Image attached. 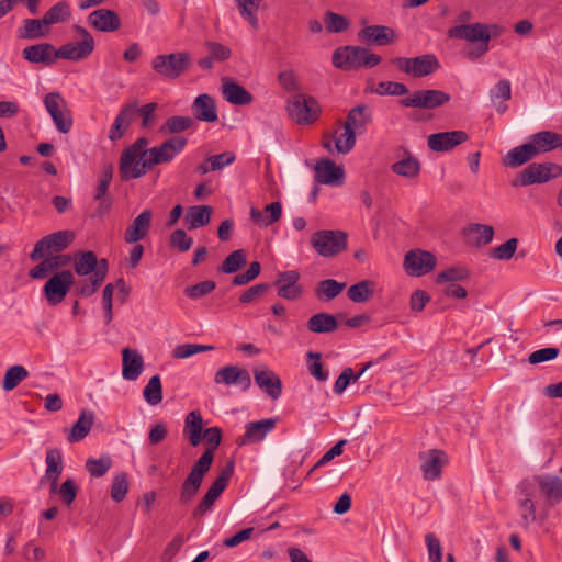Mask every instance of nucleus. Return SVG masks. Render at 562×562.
Returning a JSON list of instances; mask_svg holds the SVG:
<instances>
[{
    "label": "nucleus",
    "mask_w": 562,
    "mask_h": 562,
    "mask_svg": "<svg viewBox=\"0 0 562 562\" xmlns=\"http://www.w3.org/2000/svg\"><path fill=\"white\" fill-rule=\"evenodd\" d=\"M207 448L191 468L189 474L181 484L179 492V502L182 505L190 504L198 495L203 483L205 474L210 471L214 453L213 451L220 446L222 440V431L218 427H210L203 432Z\"/></svg>",
    "instance_id": "1"
},
{
    "label": "nucleus",
    "mask_w": 562,
    "mask_h": 562,
    "mask_svg": "<svg viewBox=\"0 0 562 562\" xmlns=\"http://www.w3.org/2000/svg\"><path fill=\"white\" fill-rule=\"evenodd\" d=\"M499 34L501 29L497 25L480 22L460 24L448 30V37L475 44V46L463 50V56L471 61L483 58L490 50V41Z\"/></svg>",
    "instance_id": "2"
},
{
    "label": "nucleus",
    "mask_w": 562,
    "mask_h": 562,
    "mask_svg": "<svg viewBox=\"0 0 562 562\" xmlns=\"http://www.w3.org/2000/svg\"><path fill=\"white\" fill-rule=\"evenodd\" d=\"M381 57L361 46L339 47L333 53V65L342 70L372 68L379 65Z\"/></svg>",
    "instance_id": "3"
},
{
    "label": "nucleus",
    "mask_w": 562,
    "mask_h": 562,
    "mask_svg": "<svg viewBox=\"0 0 562 562\" xmlns=\"http://www.w3.org/2000/svg\"><path fill=\"white\" fill-rule=\"evenodd\" d=\"M192 67L190 53L179 50L170 54H159L151 59L153 70L161 78L175 80Z\"/></svg>",
    "instance_id": "4"
},
{
    "label": "nucleus",
    "mask_w": 562,
    "mask_h": 562,
    "mask_svg": "<svg viewBox=\"0 0 562 562\" xmlns=\"http://www.w3.org/2000/svg\"><path fill=\"white\" fill-rule=\"evenodd\" d=\"M311 245L319 256L331 258L347 249L348 235L339 229H321L312 235Z\"/></svg>",
    "instance_id": "5"
},
{
    "label": "nucleus",
    "mask_w": 562,
    "mask_h": 562,
    "mask_svg": "<svg viewBox=\"0 0 562 562\" xmlns=\"http://www.w3.org/2000/svg\"><path fill=\"white\" fill-rule=\"evenodd\" d=\"M562 175V167L554 162L530 164L516 176L512 184L514 187H527L536 183H544Z\"/></svg>",
    "instance_id": "6"
},
{
    "label": "nucleus",
    "mask_w": 562,
    "mask_h": 562,
    "mask_svg": "<svg viewBox=\"0 0 562 562\" xmlns=\"http://www.w3.org/2000/svg\"><path fill=\"white\" fill-rule=\"evenodd\" d=\"M234 468L235 463L233 460L226 462L225 467L222 468L215 481L211 484L198 506L194 508L192 513L193 517H202L212 510L214 503L226 488L234 473Z\"/></svg>",
    "instance_id": "7"
},
{
    "label": "nucleus",
    "mask_w": 562,
    "mask_h": 562,
    "mask_svg": "<svg viewBox=\"0 0 562 562\" xmlns=\"http://www.w3.org/2000/svg\"><path fill=\"white\" fill-rule=\"evenodd\" d=\"M43 102L56 130L61 134L69 133L72 128L74 120L65 98L59 92H49L45 95Z\"/></svg>",
    "instance_id": "8"
},
{
    "label": "nucleus",
    "mask_w": 562,
    "mask_h": 562,
    "mask_svg": "<svg viewBox=\"0 0 562 562\" xmlns=\"http://www.w3.org/2000/svg\"><path fill=\"white\" fill-rule=\"evenodd\" d=\"M398 70L414 78L429 76L437 71L440 64L435 55L425 54L417 57H396L391 60Z\"/></svg>",
    "instance_id": "9"
},
{
    "label": "nucleus",
    "mask_w": 562,
    "mask_h": 562,
    "mask_svg": "<svg viewBox=\"0 0 562 562\" xmlns=\"http://www.w3.org/2000/svg\"><path fill=\"white\" fill-rule=\"evenodd\" d=\"M290 117L297 124L313 123L321 111L315 98L305 94H295L286 106Z\"/></svg>",
    "instance_id": "10"
},
{
    "label": "nucleus",
    "mask_w": 562,
    "mask_h": 562,
    "mask_svg": "<svg viewBox=\"0 0 562 562\" xmlns=\"http://www.w3.org/2000/svg\"><path fill=\"white\" fill-rule=\"evenodd\" d=\"M75 30L80 36V40L61 45L56 50L57 58L82 60L92 54L94 49V40L92 35L85 27L79 25H77Z\"/></svg>",
    "instance_id": "11"
},
{
    "label": "nucleus",
    "mask_w": 562,
    "mask_h": 562,
    "mask_svg": "<svg viewBox=\"0 0 562 562\" xmlns=\"http://www.w3.org/2000/svg\"><path fill=\"white\" fill-rule=\"evenodd\" d=\"M74 239L75 233L68 229L49 234L35 244L30 257L32 260H38L48 252H59L66 249Z\"/></svg>",
    "instance_id": "12"
},
{
    "label": "nucleus",
    "mask_w": 562,
    "mask_h": 562,
    "mask_svg": "<svg viewBox=\"0 0 562 562\" xmlns=\"http://www.w3.org/2000/svg\"><path fill=\"white\" fill-rule=\"evenodd\" d=\"M450 101V95L441 90L425 89L413 92L409 97L402 99L401 104L405 108H418L432 110Z\"/></svg>",
    "instance_id": "13"
},
{
    "label": "nucleus",
    "mask_w": 562,
    "mask_h": 562,
    "mask_svg": "<svg viewBox=\"0 0 562 562\" xmlns=\"http://www.w3.org/2000/svg\"><path fill=\"white\" fill-rule=\"evenodd\" d=\"M188 140L184 137L175 136L158 146L149 148L147 165L149 169L156 165L169 164L186 147Z\"/></svg>",
    "instance_id": "14"
},
{
    "label": "nucleus",
    "mask_w": 562,
    "mask_h": 562,
    "mask_svg": "<svg viewBox=\"0 0 562 562\" xmlns=\"http://www.w3.org/2000/svg\"><path fill=\"white\" fill-rule=\"evenodd\" d=\"M75 282L71 271L64 270L54 274L45 283L43 291L50 305H57L64 301Z\"/></svg>",
    "instance_id": "15"
},
{
    "label": "nucleus",
    "mask_w": 562,
    "mask_h": 562,
    "mask_svg": "<svg viewBox=\"0 0 562 562\" xmlns=\"http://www.w3.org/2000/svg\"><path fill=\"white\" fill-rule=\"evenodd\" d=\"M436 257L426 250H409L404 257V269L413 277L425 276L436 267Z\"/></svg>",
    "instance_id": "16"
},
{
    "label": "nucleus",
    "mask_w": 562,
    "mask_h": 562,
    "mask_svg": "<svg viewBox=\"0 0 562 562\" xmlns=\"http://www.w3.org/2000/svg\"><path fill=\"white\" fill-rule=\"evenodd\" d=\"M214 382L226 386L234 385L243 392L251 386V378L248 370L235 364L225 366L217 370L214 375Z\"/></svg>",
    "instance_id": "17"
},
{
    "label": "nucleus",
    "mask_w": 562,
    "mask_h": 562,
    "mask_svg": "<svg viewBox=\"0 0 562 562\" xmlns=\"http://www.w3.org/2000/svg\"><path fill=\"white\" fill-rule=\"evenodd\" d=\"M527 483L535 484V492L540 490L544 499L550 505H555L562 501V479L557 475H536L532 480H526Z\"/></svg>",
    "instance_id": "18"
},
{
    "label": "nucleus",
    "mask_w": 562,
    "mask_h": 562,
    "mask_svg": "<svg viewBox=\"0 0 562 562\" xmlns=\"http://www.w3.org/2000/svg\"><path fill=\"white\" fill-rule=\"evenodd\" d=\"M423 477L428 481L438 480L447 462V456L442 450L431 449L419 453Z\"/></svg>",
    "instance_id": "19"
},
{
    "label": "nucleus",
    "mask_w": 562,
    "mask_h": 562,
    "mask_svg": "<svg viewBox=\"0 0 562 562\" xmlns=\"http://www.w3.org/2000/svg\"><path fill=\"white\" fill-rule=\"evenodd\" d=\"M147 169H149L147 158L143 159L127 149L122 151L119 171L123 181L140 178Z\"/></svg>",
    "instance_id": "20"
},
{
    "label": "nucleus",
    "mask_w": 562,
    "mask_h": 562,
    "mask_svg": "<svg viewBox=\"0 0 562 562\" xmlns=\"http://www.w3.org/2000/svg\"><path fill=\"white\" fill-rule=\"evenodd\" d=\"M277 422V418H267L246 424L245 434L236 440L237 445L245 446L262 441L276 428Z\"/></svg>",
    "instance_id": "21"
},
{
    "label": "nucleus",
    "mask_w": 562,
    "mask_h": 562,
    "mask_svg": "<svg viewBox=\"0 0 562 562\" xmlns=\"http://www.w3.org/2000/svg\"><path fill=\"white\" fill-rule=\"evenodd\" d=\"M255 383L272 400H278L282 394V382L277 373L262 364L254 370Z\"/></svg>",
    "instance_id": "22"
},
{
    "label": "nucleus",
    "mask_w": 562,
    "mask_h": 562,
    "mask_svg": "<svg viewBox=\"0 0 562 562\" xmlns=\"http://www.w3.org/2000/svg\"><path fill=\"white\" fill-rule=\"evenodd\" d=\"M469 138L464 131H451L430 134L427 145L432 151H449Z\"/></svg>",
    "instance_id": "23"
},
{
    "label": "nucleus",
    "mask_w": 562,
    "mask_h": 562,
    "mask_svg": "<svg viewBox=\"0 0 562 562\" xmlns=\"http://www.w3.org/2000/svg\"><path fill=\"white\" fill-rule=\"evenodd\" d=\"M341 127V132L336 131L329 139H325L323 142V146L328 150H333L334 148L338 154L346 155L352 150L356 145L357 134L345 123L339 122Z\"/></svg>",
    "instance_id": "24"
},
{
    "label": "nucleus",
    "mask_w": 562,
    "mask_h": 562,
    "mask_svg": "<svg viewBox=\"0 0 562 562\" xmlns=\"http://www.w3.org/2000/svg\"><path fill=\"white\" fill-rule=\"evenodd\" d=\"M395 37L394 30L384 25H369L361 29L358 33V38L361 43L378 46L389 45L394 42Z\"/></svg>",
    "instance_id": "25"
},
{
    "label": "nucleus",
    "mask_w": 562,
    "mask_h": 562,
    "mask_svg": "<svg viewBox=\"0 0 562 562\" xmlns=\"http://www.w3.org/2000/svg\"><path fill=\"white\" fill-rule=\"evenodd\" d=\"M315 181L322 184H339L344 178V169L329 158L319 159L315 167Z\"/></svg>",
    "instance_id": "26"
},
{
    "label": "nucleus",
    "mask_w": 562,
    "mask_h": 562,
    "mask_svg": "<svg viewBox=\"0 0 562 562\" xmlns=\"http://www.w3.org/2000/svg\"><path fill=\"white\" fill-rule=\"evenodd\" d=\"M56 50L49 43H40L25 47L22 50V56L30 63L50 66L57 59Z\"/></svg>",
    "instance_id": "27"
},
{
    "label": "nucleus",
    "mask_w": 562,
    "mask_h": 562,
    "mask_svg": "<svg viewBox=\"0 0 562 562\" xmlns=\"http://www.w3.org/2000/svg\"><path fill=\"white\" fill-rule=\"evenodd\" d=\"M153 220V212L148 209L140 212L126 228L124 240L128 244H136L149 232Z\"/></svg>",
    "instance_id": "28"
},
{
    "label": "nucleus",
    "mask_w": 562,
    "mask_h": 562,
    "mask_svg": "<svg viewBox=\"0 0 562 562\" xmlns=\"http://www.w3.org/2000/svg\"><path fill=\"white\" fill-rule=\"evenodd\" d=\"M300 274L295 270L284 271L279 274L276 284L278 285V295L285 300H296L302 289L297 284Z\"/></svg>",
    "instance_id": "29"
},
{
    "label": "nucleus",
    "mask_w": 562,
    "mask_h": 562,
    "mask_svg": "<svg viewBox=\"0 0 562 562\" xmlns=\"http://www.w3.org/2000/svg\"><path fill=\"white\" fill-rule=\"evenodd\" d=\"M372 122V111L367 104H358L351 108L344 122L357 135L366 132L367 126Z\"/></svg>",
    "instance_id": "30"
},
{
    "label": "nucleus",
    "mask_w": 562,
    "mask_h": 562,
    "mask_svg": "<svg viewBox=\"0 0 562 562\" xmlns=\"http://www.w3.org/2000/svg\"><path fill=\"white\" fill-rule=\"evenodd\" d=\"M88 21L100 32H114L121 26V20L117 13L109 9H98L91 12Z\"/></svg>",
    "instance_id": "31"
},
{
    "label": "nucleus",
    "mask_w": 562,
    "mask_h": 562,
    "mask_svg": "<svg viewBox=\"0 0 562 562\" xmlns=\"http://www.w3.org/2000/svg\"><path fill=\"white\" fill-rule=\"evenodd\" d=\"M529 143L533 147L535 154L538 156L551 151L558 147H562V134L542 131L529 137Z\"/></svg>",
    "instance_id": "32"
},
{
    "label": "nucleus",
    "mask_w": 562,
    "mask_h": 562,
    "mask_svg": "<svg viewBox=\"0 0 562 562\" xmlns=\"http://www.w3.org/2000/svg\"><path fill=\"white\" fill-rule=\"evenodd\" d=\"M520 492L524 496L519 501V508L521 510V522L525 527H528L536 521V505L532 499L535 495V484L527 483L526 481L520 483Z\"/></svg>",
    "instance_id": "33"
},
{
    "label": "nucleus",
    "mask_w": 562,
    "mask_h": 562,
    "mask_svg": "<svg viewBox=\"0 0 562 562\" xmlns=\"http://www.w3.org/2000/svg\"><path fill=\"white\" fill-rule=\"evenodd\" d=\"M192 111L194 116L202 122L213 123L218 119L215 101L206 93L200 94L194 99Z\"/></svg>",
    "instance_id": "34"
},
{
    "label": "nucleus",
    "mask_w": 562,
    "mask_h": 562,
    "mask_svg": "<svg viewBox=\"0 0 562 562\" xmlns=\"http://www.w3.org/2000/svg\"><path fill=\"white\" fill-rule=\"evenodd\" d=\"M50 32L44 18L24 19L22 25L16 30V36L20 40H37L46 37Z\"/></svg>",
    "instance_id": "35"
},
{
    "label": "nucleus",
    "mask_w": 562,
    "mask_h": 562,
    "mask_svg": "<svg viewBox=\"0 0 562 562\" xmlns=\"http://www.w3.org/2000/svg\"><path fill=\"white\" fill-rule=\"evenodd\" d=\"M95 415L92 411L82 409L77 422L69 429L66 438L70 443L79 442L85 439L90 432Z\"/></svg>",
    "instance_id": "36"
},
{
    "label": "nucleus",
    "mask_w": 562,
    "mask_h": 562,
    "mask_svg": "<svg viewBox=\"0 0 562 562\" xmlns=\"http://www.w3.org/2000/svg\"><path fill=\"white\" fill-rule=\"evenodd\" d=\"M45 479L50 482V493L57 492L59 475L63 472V456L58 449H49L45 458Z\"/></svg>",
    "instance_id": "37"
},
{
    "label": "nucleus",
    "mask_w": 562,
    "mask_h": 562,
    "mask_svg": "<svg viewBox=\"0 0 562 562\" xmlns=\"http://www.w3.org/2000/svg\"><path fill=\"white\" fill-rule=\"evenodd\" d=\"M122 374L124 379L134 381L140 375L144 361L143 357L136 350L124 348L122 351Z\"/></svg>",
    "instance_id": "38"
},
{
    "label": "nucleus",
    "mask_w": 562,
    "mask_h": 562,
    "mask_svg": "<svg viewBox=\"0 0 562 562\" xmlns=\"http://www.w3.org/2000/svg\"><path fill=\"white\" fill-rule=\"evenodd\" d=\"M249 215L251 221L259 227H268L280 220L282 215V205L277 201L266 205L265 211L251 207Z\"/></svg>",
    "instance_id": "39"
},
{
    "label": "nucleus",
    "mask_w": 562,
    "mask_h": 562,
    "mask_svg": "<svg viewBox=\"0 0 562 562\" xmlns=\"http://www.w3.org/2000/svg\"><path fill=\"white\" fill-rule=\"evenodd\" d=\"M222 92L224 99L235 105H246L251 103L254 100V97L250 92L231 79L223 80Z\"/></svg>",
    "instance_id": "40"
},
{
    "label": "nucleus",
    "mask_w": 562,
    "mask_h": 562,
    "mask_svg": "<svg viewBox=\"0 0 562 562\" xmlns=\"http://www.w3.org/2000/svg\"><path fill=\"white\" fill-rule=\"evenodd\" d=\"M536 156L533 147L528 142L510 149L503 158L502 164L507 168H518L533 159Z\"/></svg>",
    "instance_id": "41"
},
{
    "label": "nucleus",
    "mask_w": 562,
    "mask_h": 562,
    "mask_svg": "<svg viewBox=\"0 0 562 562\" xmlns=\"http://www.w3.org/2000/svg\"><path fill=\"white\" fill-rule=\"evenodd\" d=\"M306 327L314 334H327L338 328V322L334 315L322 312L311 316L306 323Z\"/></svg>",
    "instance_id": "42"
},
{
    "label": "nucleus",
    "mask_w": 562,
    "mask_h": 562,
    "mask_svg": "<svg viewBox=\"0 0 562 562\" xmlns=\"http://www.w3.org/2000/svg\"><path fill=\"white\" fill-rule=\"evenodd\" d=\"M203 419L199 411L190 412L184 420L183 434L188 437L190 443L196 447L202 439Z\"/></svg>",
    "instance_id": "43"
},
{
    "label": "nucleus",
    "mask_w": 562,
    "mask_h": 562,
    "mask_svg": "<svg viewBox=\"0 0 562 562\" xmlns=\"http://www.w3.org/2000/svg\"><path fill=\"white\" fill-rule=\"evenodd\" d=\"M212 207L209 205H194L188 209L184 220L189 229L205 226L211 221Z\"/></svg>",
    "instance_id": "44"
},
{
    "label": "nucleus",
    "mask_w": 562,
    "mask_h": 562,
    "mask_svg": "<svg viewBox=\"0 0 562 562\" xmlns=\"http://www.w3.org/2000/svg\"><path fill=\"white\" fill-rule=\"evenodd\" d=\"M512 98V86L507 79L499 80L491 90L490 99L498 113L507 110L505 102Z\"/></svg>",
    "instance_id": "45"
},
{
    "label": "nucleus",
    "mask_w": 562,
    "mask_h": 562,
    "mask_svg": "<svg viewBox=\"0 0 562 562\" xmlns=\"http://www.w3.org/2000/svg\"><path fill=\"white\" fill-rule=\"evenodd\" d=\"M70 261V257L67 255H57L48 257L42 260L37 266H35L31 271L30 276L33 279H42L47 276L48 272L66 266Z\"/></svg>",
    "instance_id": "46"
},
{
    "label": "nucleus",
    "mask_w": 562,
    "mask_h": 562,
    "mask_svg": "<svg viewBox=\"0 0 562 562\" xmlns=\"http://www.w3.org/2000/svg\"><path fill=\"white\" fill-rule=\"evenodd\" d=\"M74 268L78 276H88L95 272L100 267V260H98L93 251L78 252L74 257Z\"/></svg>",
    "instance_id": "47"
},
{
    "label": "nucleus",
    "mask_w": 562,
    "mask_h": 562,
    "mask_svg": "<svg viewBox=\"0 0 562 562\" xmlns=\"http://www.w3.org/2000/svg\"><path fill=\"white\" fill-rule=\"evenodd\" d=\"M405 157L391 166V170L405 178H416L420 172V162L411 153L405 151Z\"/></svg>",
    "instance_id": "48"
},
{
    "label": "nucleus",
    "mask_w": 562,
    "mask_h": 562,
    "mask_svg": "<svg viewBox=\"0 0 562 562\" xmlns=\"http://www.w3.org/2000/svg\"><path fill=\"white\" fill-rule=\"evenodd\" d=\"M71 15L70 5L66 1H58L50 7L43 15L48 27L52 25L67 21Z\"/></svg>",
    "instance_id": "49"
},
{
    "label": "nucleus",
    "mask_w": 562,
    "mask_h": 562,
    "mask_svg": "<svg viewBox=\"0 0 562 562\" xmlns=\"http://www.w3.org/2000/svg\"><path fill=\"white\" fill-rule=\"evenodd\" d=\"M345 286L346 283L338 282L334 279H326L318 283L315 294L321 301H330L338 296Z\"/></svg>",
    "instance_id": "50"
},
{
    "label": "nucleus",
    "mask_w": 562,
    "mask_h": 562,
    "mask_svg": "<svg viewBox=\"0 0 562 562\" xmlns=\"http://www.w3.org/2000/svg\"><path fill=\"white\" fill-rule=\"evenodd\" d=\"M470 278V271L465 266L458 265L439 272L436 278L437 284L461 282Z\"/></svg>",
    "instance_id": "51"
},
{
    "label": "nucleus",
    "mask_w": 562,
    "mask_h": 562,
    "mask_svg": "<svg viewBox=\"0 0 562 562\" xmlns=\"http://www.w3.org/2000/svg\"><path fill=\"white\" fill-rule=\"evenodd\" d=\"M373 292L374 283L370 280H362L349 286L347 295L355 303H363L373 295Z\"/></svg>",
    "instance_id": "52"
},
{
    "label": "nucleus",
    "mask_w": 562,
    "mask_h": 562,
    "mask_svg": "<svg viewBox=\"0 0 562 562\" xmlns=\"http://www.w3.org/2000/svg\"><path fill=\"white\" fill-rule=\"evenodd\" d=\"M27 376L29 372L23 366H12L4 373L2 389L7 392L12 391Z\"/></svg>",
    "instance_id": "53"
},
{
    "label": "nucleus",
    "mask_w": 562,
    "mask_h": 562,
    "mask_svg": "<svg viewBox=\"0 0 562 562\" xmlns=\"http://www.w3.org/2000/svg\"><path fill=\"white\" fill-rule=\"evenodd\" d=\"M245 265L246 252L243 249H237L225 258L218 270L223 273L231 274L237 272Z\"/></svg>",
    "instance_id": "54"
},
{
    "label": "nucleus",
    "mask_w": 562,
    "mask_h": 562,
    "mask_svg": "<svg viewBox=\"0 0 562 562\" xmlns=\"http://www.w3.org/2000/svg\"><path fill=\"white\" fill-rule=\"evenodd\" d=\"M143 395L145 401L151 405H158L162 401V386L159 375H154L145 385Z\"/></svg>",
    "instance_id": "55"
},
{
    "label": "nucleus",
    "mask_w": 562,
    "mask_h": 562,
    "mask_svg": "<svg viewBox=\"0 0 562 562\" xmlns=\"http://www.w3.org/2000/svg\"><path fill=\"white\" fill-rule=\"evenodd\" d=\"M216 288V283L212 280H205L184 289V294L191 300H200L211 294Z\"/></svg>",
    "instance_id": "56"
},
{
    "label": "nucleus",
    "mask_w": 562,
    "mask_h": 562,
    "mask_svg": "<svg viewBox=\"0 0 562 562\" xmlns=\"http://www.w3.org/2000/svg\"><path fill=\"white\" fill-rule=\"evenodd\" d=\"M325 27L330 33H340L349 27V20L338 13L327 11L324 15Z\"/></svg>",
    "instance_id": "57"
},
{
    "label": "nucleus",
    "mask_w": 562,
    "mask_h": 562,
    "mask_svg": "<svg viewBox=\"0 0 562 562\" xmlns=\"http://www.w3.org/2000/svg\"><path fill=\"white\" fill-rule=\"evenodd\" d=\"M130 488L127 474L125 472L119 473L114 476L112 485H111V498L114 502H122Z\"/></svg>",
    "instance_id": "58"
},
{
    "label": "nucleus",
    "mask_w": 562,
    "mask_h": 562,
    "mask_svg": "<svg viewBox=\"0 0 562 562\" xmlns=\"http://www.w3.org/2000/svg\"><path fill=\"white\" fill-rule=\"evenodd\" d=\"M112 467L110 457H101L99 459L90 458L86 461V469L93 477L103 476Z\"/></svg>",
    "instance_id": "59"
},
{
    "label": "nucleus",
    "mask_w": 562,
    "mask_h": 562,
    "mask_svg": "<svg viewBox=\"0 0 562 562\" xmlns=\"http://www.w3.org/2000/svg\"><path fill=\"white\" fill-rule=\"evenodd\" d=\"M204 46L215 63L226 61L232 56L231 48L218 42L205 41Z\"/></svg>",
    "instance_id": "60"
},
{
    "label": "nucleus",
    "mask_w": 562,
    "mask_h": 562,
    "mask_svg": "<svg viewBox=\"0 0 562 562\" xmlns=\"http://www.w3.org/2000/svg\"><path fill=\"white\" fill-rule=\"evenodd\" d=\"M237 7L243 18H245L254 29L258 27V18L256 16V10L258 3L255 0H236Z\"/></svg>",
    "instance_id": "61"
},
{
    "label": "nucleus",
    "mask_w": 562,
    "mask_h": 562,
    "mask_svg": "<svg viewBox=\"0 0 562 562\" xmlns=\"http://www.w3.org/2000/svg\"><path fill=\"white\" fill-rule=\"evenodd\" d=\"M517 238H509L504 244L497 246L492 251V257L497 260H509L517 249Z\"/></svg>",
    "instance_id": "62"
},
{
    "label": "nucleus",
    "mask_w": 562,
    "mask_h": 562,
    "mask_svg": "<svg viewBox=\"0 0 562 562\" xmlns=\"http://www.w3.org/2000/svg\"><path fill=\"white\" fill-rule=\"evenodd\" d=\"M193 120L189 116H171L169 117L162 130L169 133H180L191 127Z\"/></svg>",
    "instance_id": "63"
},
{
    "label": "nucleus",
    "mask_w": 562,
    "mask_h": 562,
    "mask_svg": "<svg viewBox=\"0 0 562 562\" xmlns=\"http://www.w3.org/2000/svg\"><path fill=\"white\" fill-rule=\"evenodd\" d=\"M425 542L428 550V557L431 562H441L442 550L439 539L434 533H427L425 536Z\"/></svg>",
    "instance_id": "64"
}]
</instances>
